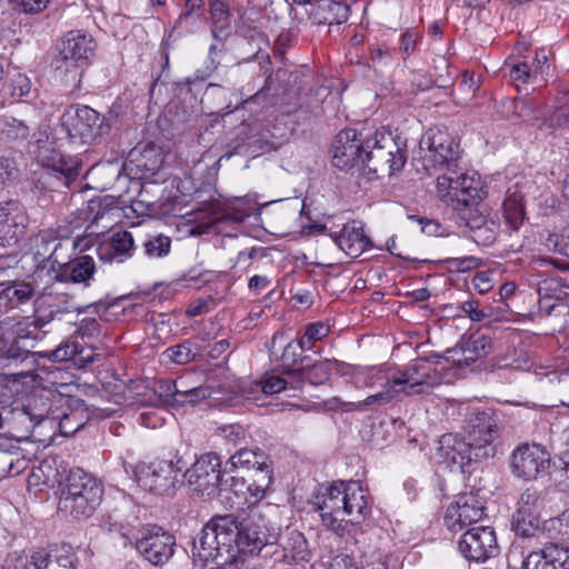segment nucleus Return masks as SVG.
<instances>
[{
    "label": "nucleus",
    "mask_w": 569,
    "mask_h": 569,
    "mask_svg": "<svg viewBox=\"0 0 569 569\" xmlns=\"http://www.w3.org/2000/svg\"><path fill=\"white\" fill-rule=\"evenodd\" d=\"M483 515L485 506L478 495L463 492L448 507L445 523L450 531L457 532L478 522Z\"/></svg>",
    "instance_id": "18"
},
{
    "label": "nucleus",
    "mask_w": 569,
    "mask_h": 569,
    "mask_svg": "<svg viewBox=\"0 0 569 569\" xmlns=\"http://www.w3.org/2000/svg\"><path fill=\"white\" fill-rule=\"evenodd\" d=\"M547 531L557 530L559 537H551L560 541H569V508L559 517L546 521Z\"/></svg>",
    "instance_id": "53"
},
{
    "label": "nucleus",
    "mask_w": 569,
    "mask_h": 569,
    "mask_svg": "<svg viewBox=\"0 0 569 569\" xmlns=\"http://www.w3.org/2000/svg\"><path fill=\"white\" fill-rule=\"evenodd\" d=\"M365 168L376 174L391 176L407 161V151L390 136L376 132L366 134Z\"/></svg>",
    "instance_id": "10"
},
{
    "label": "nucleus",
    "mask_w": 569,
    "mask_h": 569,
    "mask_svg": "<svg viewBox=\"0 0 569 569\" xmlns=\"http://www.w3.org/2000/svg\"><path fill=\"white\" fill-rule=\"evenodd\" d=\"M1 295L16 305L27 303L34 296V288L24 281H12L2 290Z\"/></svg>",
    "instance_id": "43"
},
{
    "label": "nucleus",
    "mask_w": 569,
    "mask_h": 569,
    "mask_svg": "<svg viewBox=\"0 0 569 569\" xmlns=\"http://www.w3.org/2000/svg\"><path fill=\"white\" fill-rule=\"evenodd\" d=\"M211 33L214 39H222L230 28V12L228 6L221 0H214L210 4Z\"/></svg>",
    "instance_id": "39"
},
{
    "label": "nucleus",
    "mask_w": 569,
    "mask_h": 569,
    "mask_svg": "<svg viewBox=\"0 0 569 569\" xmlns=\"http://www.w3.org/2000/svg\"><path fill=\"white\" fill-rule=\"evenodd\" d=\"M38 157L43 166L51 169L58 179H63L67 187L73 182L81 171V163L72 158L66 157L62 153L50 150L47 147H39Z\"/></svg>",
    "instance_id": "23"
},
{
    "label": "nucleus",
    "mask_w": 569,
    "mask_h": 569,
    "mask_svg": "<svg viewBox=\"0 0 569 569\" xmlns=\"http://www.w3.org/2000/svg\"><path fill=\"white\" fill-rule=\"evenodd\" d=\"M547 557L555 561L558 569H569V548L560 547L557 542H548Z\"/></svg>",
    "instance_id": "55"
},
{
    "label": "nucleus",
    "mask_w": 569,
    "mask_h": 569,
    "mask_svg": "<svg viewBox=\"0 0 569 569\" xmlns=\"http://www.w3.org/2000/svg\"><path fill=\"white\" fill-rule=\"evenodd\" d=\"M537 292L539 296V300H555L556 302H563L569 298V292H567L560 281L555 278L543 279L538 283Z\"/></svg>",
    "instance_id": "41"
},
{
    "label": "nucleus",
    "mask_w": 569,
    "mask_h": 569,
    "mask_svg": "<svg viewBox=\"0 0 569 569\" xmlns=\"http://www.w3.org/2000/svg\"><path fill=\"white\" fill-rule=\"evenodd\" d=\"M440 455L451 461L453 465H457L462 472H466V467L471 465L472 462H479L482 460H487L486 458H477L475 456L473 446L471 442L465 438H461L458 435H443L440 438Z\"/></svg>",
    "instance_id": "21"
},
{
    "label": "nucleus",
    "mask_w": 569,
    "mask_h": 569,
    "mask_svg": "<svg viewBox=\"0 0 569 569\" xmlns=\"http://www.w3.org/2000/svg\"><path fill=\"white\" fill-rule=\"evenodd\" d=\"M96 48L97 43L90 34L79 30L67 32L57 43L56 69L74 76L81 74L94 56Z\"/></svg>",
    "instance_id": "11"
},
{
    "label": "nucleus",
    "mask_w": 569,
    "mask_h": 569,
    "mask_svg": "<svg viewBox=\"0 0 569 569\" xmlns=\"http://www.w3.org/2000/svg\"><path fill=\"white\" fill-rule=\"evenodd\" d=\"M217 569H258L252 558L234 556L223 566H217Z\"/></svg>",
    "instance_id": "64"
},
{
    "label": "nucleus",
    "mask_w": 569,
    "mask_h": 569,
    "mask_svg": "<svg viewBox=\"0 0 569 569\" xmlns=\"http://www.w3.org/2000/svg\"><path fill=\"white\" fill-rule=\"evenodd\" d=\"M491 338L482 333L463 337L455 348L448 350L452 361L458 367H468L480 358L486 357L491 350Z\"/></svg>",
    "instance_id": "20"
},
{
    "label": "nucleus",
    "mask_w": 569,
    "mask_h": 569,
    "mask_svg": "<svg viewBox=\"0 0 569 569\" xmlns=\"http://www.w3.org/2000/svg\"><path fill=\"white\" fill-rule=\"evenodd\" d=\"M280 360L282 376L297 379L301 372L300 367H303L309 358L302 357L299 345L291 340L286 345Z\"/></svg>",
    "instance_id": "35"
},
{
    "label": "nucleus",
    "mask_w": 569,
    "mask_h": 569,
    "mask_svg": "<svg viewBox=\"0 0 569 569\" xmlns=\"http://www.w3.org/2000/svg\"><path fill=\"white\" fill-rule=\"evenodd\" d=\"M103 497V485L81 468L69 471L58 488V513L66 519L90 518Z\"/></svg>",
    "instance_id": "4"
},
{
    "label": "nucleus",
    "mask_w": 569,
    "mask_h": 569,
    "mask_svg": "<svg viewBox=\"0 0 569 569\" xmlns=\"http://www.w3.org/2000/svg\"><path fill=\"white\" fill-rule=\"evenodd\" d=\"M117 120L118 114L113 111L100 114L89 106L71 104L59 118L56 139L71 144H96L110 133Z\"/></svg>",
    "instance_id": "5"
},
{
    "label": "nucleus",
    "mask_w": 569,
    "mask_h": 569,
    "mask_svg": "<svg viewBox=\"0 0 569 569\" xmlns=\"http://www.w3.org/2000/svg\"><path fill=\"white\" fill-rule=\"evenodd\" d=\"M460 156V144L455 137L441 129H430L419 141L415 161L429 174L431 170L447 169V173L437 178L438 197L445 202L456 203L455 209L467 220L476 244L487 247L492 244L495 232L485 226L483 214L473 217L471 209L479 206L486 191L475 173L458 172Z\"/></svg>",
    "instance_id": "1"
},
{
    "label": "nucleus",
    "mask_w": 569,
    "mask_h": 569,
    "mask_svg": "<svg viewBox=\"0 0 569 569\" xmlns=\"http://www.w3.org/2000/svg\"><path fill=\"white\" fill-rule=\"evenodd\" d=\"M178 381L164 380L160 381L158 392L166 401L177 405V399L180 393Z\"/></svg>",
    "instance_id": "59"
},
{
    "label": "nucleus",
    "mask_w": 569,
    "mask_h": 569,
    "mask_svg": "<svg viewBox=\"0 0 569 569\" xmlns=\"http://www.w3.org/2000/svg\"><path fill=\"white\" fill-rule=\"evenodd\" d=\"M30 134V126L12 116H0V141L14 142L27 139Z\"/></svg>",
    "instance_id": "37"
},
{
    "label": "nucleus",
    "mask_w": 569,
    "mask_h": 569,
    "mask_svg": "<svg viewBox=\"0 0 569 569\" xmlns=\"http://www.w3.org/2000/svg\"><path fill=\"white\" fill-rule=\"evenodd\" d=\"M223 481H227V485L223 486L227 490L223 491V499L221 501L226 500L227 502H230L231 505H247L244 502L246 496V489H247V481L243 478L239 477H230L228 479H224Z\"/></svg>",
    "instance_id": "46"
},
{
    "label": "nucleus",
    "mask_w": 569,
    "mask_h": 569,
    "mask_svg": "<svg viewBox=\"0 0 569 569\" xmlns=\"http://www.w3.org/2000/svg\"><path fill=\"white\" fill-rule=\"evenodd\" d=\"M100 332L101 326L99 321L94 318L82 319L77 330V335L80 336L82 339L98 337Z\"/></svg>",
    "instance_id": "58"
},
{
    "label": "nucleus",
    "mask_w": 569,
    "mask_h": 569,
    "mask_svg": "<svg viewBox=\"0 0 569 569\" xmlns=\"http://www.w3.org/2000/svg\"><path fill=\"white\" fill-rule=\"evenodd\" d=\"M284 549L291 553L293 560L307 561L310 558L308 541L298 530L288 533Z\"/></svg>",
    "instance_id": "44"
},
{
    "label": "nucleus",
    "mask_w": 569,
    "mask_h": 569,
    "mask_svg": "<svg viewBox=\"0 0 569 569\" xmlns=\"http://www.w3.org/2000/svg\"><path fill=\"white\" fill-rule=\"evenodd\" d=\"M335 241L340 249H345V247L349 249H368L372 247L371 238L365 230V223L359 220L346 222Z\"/></svg>",
    "instance_id": "30"
},
{
    "label": "nucleus",
    "mask_w": 569,
    "mask_h": 569,
    "mask_svg": "<svg viewBox=\"0 0 569 569\" xmlns=\"http://www.w3.org/2000/svg\"><path fill=\"white\" fill-rule=\"evenodd\" d=\"M502 211L506 223L512 230H518L525 221L523 198L517 191L508 190V194L502 203Z\"/></svg>",
    "instance_id": "34"
},
{
    "label": "nucleus",
    "mask_w": 569,
    "mask_h": 569,
    "mask_svg": "<svg viewBox=\"0 0 569 569\" xmlns=\"http://www.w3.org/2000/svg\"><path fill=\"white\" fill-rule=\"evenodd\" d=\"M543 508L540 491L535 487H528L522 491L517 503L516 512L539 515Z\"/></svg>",
    "instance_id": "42"
},
{
    "label": "nucleus",
    "mask_w": 569,
    "mask_h": 569,
    "mask_svg": "<svg viewBox=\"0 0 569 569\" xmlns=\"http://www.w3.org/2000/svg\"><path fill=\"white\" fill-rule=\"evenodd\" d=\"M269 543V533L260 515L238 521L232 515L216 516L208 521L193 543V556L200 561L223 566L234 556L261 551Z\"/></svg>",
    "instance_id": "2"
},
{
    "label": "nucleus",
    "mask_w": 569,
    "mask_h": 569,
    "mask_svg": "<svg viewBox=\"0 0 569 569\" xmlns=\"http://www.w3.org/2000/svg\"><path fill=\"white\" fill-rule=\"evenodd\" d=\"M420 38L419 32L409 29L401 33L399 50L405 59L415 52Z\"/></svg>",
    "instance_id": "57"
},
{
    "label": "nucleus",
    "mask_w": 569,
    "mask_h": 569,
    "mask_svg": "<svg viewBox=\"0 0 569 569\" xmlns=\"http://www.w3.org/2000/svg\"><path fill=\"white\" fill-rule=\"evenodd\" d=\"M345 492L346 482H335L323 488L312 501L313 509L319 512L322 523L341 537L350 533V525L346 522Z\"/></svg>",
    "instance_id": "13"
},
{
    "label": "nucleus",
    "mask_w": 569,
    "mask_h": 569,
    "mask_svg": "<svg viewBox=\"0 0 569 569\" xmlns=\"http://www.w3.org/2000/svg\"><path fill=\"white\" fill-rule=\"evenodd\" d=\"M176 538L157 525L143 526L136 538V549L153 566H162L173 556Z\"/></svg>",
    "instance_id": "14"
},
{
    "label": "nucleus",
    "mask_w": 569,
    "mask_h": 569,
    "mask_svg": "<svg viewBox=\"0 0 569 569\" xmlns=\"http://www.w3.org/2000/svg\"><path fill=\"white\" fill-rule=\"evenodd\" d=\"M458 309L472 322H482L492 318L498 319L495 317L493 308L491 306H481L479 300L470 299L463 301L458 306Z\"/></svg>",
    "instance_id": "45"
},
{
    "label": "nucleus",
    "mask_w": 569,
    "mask_h": 569,
    "mask_svg": "<svg viewBox=\"0 0 569 569\" xmlns=\"http://www.w3.org/2000/svg\"><path fill=\"white\" fill-rule=\"evenodd\" d=\"M27 216L16 201L0 204V247H12L18 243L26 230Z\"/></svg>",
    "instance_id": "19"
},
{
    "label": "nucleus",
    "mask_w": 569,
    "mask_h": 569,
    "mask_svg": "<svg viewBox=\"0 0 569 569\" xmlns=\"http://www.w3.org/2000/svg\"><path fill=\"white\" fill-rule=\"evenodd\" d=\"M61 313V310L57 308H52L51 305L47 303L46 299H37L34 301V318L33 321L40 327L42 330L46 326L52 322L58 315Z\"/></svg>",
    "instance_id": "49"
},
{
    "label": "nucleus",
    "mask_w": 569,
    "mask_h": 569,
    "mask_svg": "<svg viewBox=\"0 0 569 569\" xmlns=\"http://www.w3.org/2000/svg\"><path fill=\"white\" fill-rule=\"evenodd\" d=\"M232 467H241L252 470L254 475L264 469H271L268 462V456L260 449L242 448L232 455L229 459Z\"/></svg>",
    "instance_id": "33"
},
{
    "label": "nucleus",
    "mask_w": 569,
    "mask_h": 569,
    "mask_svg": "<svg viewBox=\"0 0 569 569\" xmlns=\"http://www.w3.org/2000/svg\"><path fill=\"white\" fill-rule=\"evenodd\" d=\"M80 227V223L73 227L71 232L66 227H59L57 231L44 230L34 238V246L49 247L53 243L52 249H60L63 247V241L71 240L73 249H132L133 236L130 231L118 230L112 232H87L83 236H72L74 230Z\"/></svg>",
    "instance_id": "7"
},
{
    "label": "nucleus",
    "mask_w": 569,
    "mask_h": 569,
    "mask_svg": "<svg viewBox=\"0 0 569 569\" xmlns=\"http://www.w3.org/2000/svg\"><path fill=\"white\" fill-rule=\"evenodd\" d=\"M50 413V398L42 392H34L27 398V401L21 409L13 411V418L21 423H24L28 420L29 425L26 426V429L31 430L43 420L49 419Z\"/></svg>",
    "instance_id": "25"
},
{
    "label": "nucleus",
    "mask_w": 569,
    "mask_h": 569,
    "mask_svg": "<svg viewBox=\"0 0 569 569\" xmlns=\"http://www.w3.org/2000/svg\"><path fill=\"white\" fill-rule=\"evenodd\" d=\"M207 397V390L201 387L191 388L188 390H180V393L177 399L178 406H183L186 403H196L197 401L204 399Z\"/></svg>",
    "instance_id": "60"
},
{
    "label": "nucleus",
    "mask_w": 569,
    "mask_h": 569,
    "mask_svg": "<svg viewBox=\"0 0 569 569\" xmlns=\"http://www.w3.org/2000/svg\"><path fill=\"white\" fill-rule=\"evenodd\" d=\"M60 429L63 433H72L79 430L83 426V421L78 419V412L71 411L70 413H63L62 417L59 418Z\"/></svg>",
    "instance_id": "61"
},
{
    "label": "nucleus",
    "mask_w": 569,
    "mask_h": 569,
    "mask_svg": "<svg viewBox=\"0 0 569 569\" xmlns=\"http://www.w3.org/2000/svg\"><path fill=\"white\" fill-rule=\"evenodd\" d=\"M121 210L112 198L92 199L79 210L78 219L90 221L92 224L103 221L102 227L107 228L119 221Z\"/></svg>",
    "instance_id": "24"
},
{
    "label": "nucleus",
    "mask_w": 569,
    "mask_h": 569,
    "mask_svg": "<svg viewBox=\"0 0 569 569\" xmlns=\"http://www.w3.org/2000/svg\"><path fill=\"white\" fill-rule=\"evenodd\" d=\"M458 548L466 559L476 562H483L499 552L496 532L489 526L468 529L459 539Z\"/></svg>",
    "instance_id": "17"
},
{
    "label": "nucleus",
    "mask_w": 569,
    "mask_h": 569,
    "mask_svg": "<svg viewBox=\"0 0 569 569\" xmlns=\"http://www.w3.org/2000/svg\"><path fill=\"white\" fill-rule=\"evenodd\" d=\"M475 289L480 293L485 295L493 287V279L491 271H479L472 279Z\"/></svg>",
    "instance_id": "63"
},
{
    "label": "nucleus",
    "mask_w": 569,
    "mask_h": 569,
    "mask_svg": "<svg viewBox=\"0 0 569 569\" xmlns=\"http://www.w3.org/2000/svg\"><path fill=\"white\" fill-rule=\"evenodd\" d=\"M76 555L70 547L37 549L30 556L34 569H76Z\"/></svg>",
    "instance_id": "26"
},
{
    "label": "nucleus",
    "mask_w": 569,
    "mask_h": 569,
    "mask_svg": "<svg viewBox=\"0 0 569 569\" xmlns=\"http://www.w3.org/2000/svg\"><path fill=\"white\" fill-rule=\"evenodd\" d=\"M569 101V93L563 92V96L559 98V106L548 117L547 123L550 128H562L569 124V111L562 110V107Z\"/></svg>",
    "instance_id": "54"
},
{
    "label": "nucleus",
    "mask_w": 569,
    "mask_h": 569,
    "mask_svg": "<svg viewBox=\"0 0 569 569\" xmlns=\"http://www.w3.org/2000/svg\"><path fill=\"white\" fill-rule=\"evenodd\" d=\"M96 272V264L91 257L83 256L67 263L63 276L74 283L88 284Z\"/></svg>",
    "instance_id": "38"
},
{
    "label": "nucleus",
    "mask_w": 569,
    "mask_h": 569,
    "mask_svg": "<svg viewBox=\"0 0 569 569\" xmlns=\"http://www.w3.org/2000/svg\"><path fill=\"white\" fill-rule=\"evenodd\" d=\"M338 368L337 360L322 359L315 362L309 361L300 367V373L297 380H300V387L305 380H308L311 385H322L327 382L331 376V372Z\"/></svg>",
    "instance_id": "32"
},
{
    "label": "nucleus",
    "mask_w": 569,
    "mask_h": 569,
    "mask_svg": "<svg viewBox=\"0 0 569 569\" xmlns=\"http://www.w3.org/2000/svg\"><path fill=\"white\" fill-rule=\"evenodd\" d=\"M257 211L256 203L246 200L237 199L226 207V210L212 220L216 223L217 231L223 232V224L229 221L239 226L247 218L251 217Z\"/></svg>",
    "instance_id": "31"
},
{
    "label": "nucleus",
    "mask_w": 569,
    "mask_h": 569,
    "mask_svg": "<svg viewBox=\"0 0 569 569\" xmlns=\"http://www.w3.org/2000/svg\"><path fill=\"white\" fill-rule=\"evenodd\" d=\"M48 331L42 330L33 320L18 321L7 317L0 321V355L14 362L23 361L32 355L18 347L34 348L37 342L42 341Z\"/></svg>",
    "instance_id": "9"
},
{
    "label": "nucleus",
    "mask_w": 569,
    "mask_h": 569,
    "mask_svg": "<svg viewBox=\"0 0 569 569\" xmlns=\"http://www.w3.org/2000/svg\"><path fill=\"white\" fill-rule=\"evenodd\" d=\"M46 356L54 362L71 361L77 368L83 369L94 362L99 355L90 347L68 340Z\"/></svg>",
    "instance_id": "27"
},
{
    "label": "nucleus",
    "mask_w": 569,
    "mask_h": 569,
    "mask_svg": "<svg viewBox=\"0 0 569 569\" xmlns=\"http://www.w3.org/2000/svg\"><path fill=\"white\" fill-rule=\"evenodd\" d=\"M345 509H346V522L350 525V532L355 528V525L360 523L365 520L367 515L370 513L371 507L369 502V496L367 489H365L359 481L346 482Z\"/></svg>",
    "instance_id": "22"
},
{
    "label": "nucleus",
    "mask_w": 569,
    "mask_h": 569,
    "mask_svg": "<svg viewBox=\"0 0 569 569\" xmlns=\"http://www.w3.org/2000/svg\"><path fill=\"white\" fill-rule=\"evenodd\" d=\"M18 452L0 449V478L18 475L22 470Z\"/></svg>",
    "instance_id": "52"
},
{
    "label": "nucleus",
    "mask_w": 569,
    "mask_h": 569,
    "mask_svg": "<svg viewBox=\"0 0 569 569\" xmlns=\"http://www.w3.org/2000/svg\"><path fill=\"white\" fill-rule=\"evenodd\" d=\"M254 388L262 395L271 396L287 389H299L300 380L289 378L287 376L282 377L271 372L263 375L261 379L256 382Z\"/></svg>",
    "instance_id": "36"
},
{
    "label": "nucleus",
    "mask_w": 569,
    "mask_h": 569,
    "mask_svg": "<svg viewBox=\"0 0 569 569\" xmlns=\"http://www.w3.org/2000/svg\"><path fill=\"white\" fill-rule=\"evenodd\" d=\"M349 7L331 0H318L308 11L316 24H341L349 18Z\"/></svg>",
    "instance_id": "28"
},
{
    "label": "nucleus",
    "mask_w": 569,
    "mask_h": 569,
    "mask_svg": "<svg viewBox=\"0 0 569 569\" xmlns=\"http://www.w3.org/2000/svg\"><path fill=\"white\" fill-rule=\"evenodd\" d=\"M133 160L139 169L154 174L163 163V156L156 148L151 147L144 148Z\"/></svg>",
    "instance_id": "47"
},
{
    "label": "nucleus",
    "mask_w": 569,
    "mask_h": 569,
    "mask_svg": "<svg viewBox=\"0 0 569 569\" xmlns=\"http://www.w3.org/2000/svg\"><path fill=\"white\" fill-rule=\"evenodd\" d=\"M511 527L518 537L523 539H536L540 545L550 542L551 536L546 533V522L541 527L539 515L516 512L512 515Z\"/></svg>",
    "instance_id": "29"
},
{
    "label": "nucleus",
    "mask_w": 569,
    "mask_h": 569,
    "mask_svg": "<svg viewBox=\"0 0 569 569\" xmlns=\"http://www.w3.org/2000/svg\"><path fill=\"white\" fill-rule=\"evenodd\" d=\"M440 381L433 363L426 359H415L402 370L378 369L365 379L369 388L381 387V390L367 397L357 408L371 405H387L403 396L425 392Z\"/></svg>",
    "instance_id": "3"
},
{
    "label": "nucleus",
    "mask_w": 569,
    "mask_h": 569,
    "mask_svg": "<svg viewBox=\"0 0 569 569\" xmlns=\"http://www.w3.org/2000/svg\"><path fill=\"white\" fill-rule=\"evenodd\" d=\"M181 459H158L151 462L130 463L123 461L124 472L143 490L151 493L171 497L179 488V476L182 471Z\"/></svg>",
    "instance_id": "6"
},
{
    "label": "nucleus",
    "mask_w": 569,
    "mask_h": 569,
    "mask_svg": "<svg viewBox=\"0 0 569 569\" xmlns=\"http://www.w3.org/2000/svg\"><path fill=\"white\" fill-rule=\"evenodd\" d=\"M465 429L477 458L489 459L496 456V440L501 428L498 417L491 410H472L468 415Z\"/></svg>",
    "instance_id": "12"
},
{
    "label": "nucleus",
    "mask_w": 569,
    "mask_h": 569,
    "mask_svg": "<svg viewBox=\"0 0 569 569\" xmlns=\"http://www.w3.org/2000/svg\"><path fill=\"white\" fill-rule=\"evenodd\" d=\"M550 466V455L540 445L522 443L510 456V469L513 476L526 481L537 479Z\"/></svg>",
    "instance_id": "15"
},
{
    "label": "nucleus",
    "mask_w": 569,
    "mask_h": 569,
    "mask_svg": "<svg viewBox=\"0 0 569 569\" xmlns=\"http://www.w3.org/2000/svg\"><path fill=\"white\" fill-rule=\"evenodd\" d=\"M366 134L355 129L341 130L332 144V164L348 171L356 166L365 167Z\"/></svg>",
    "instance_id": "16"
},
{
    "label": "nucleus",
    "mask_w": 569,
    "mask_h": 569,
    "mask_svg": "<svg viewBox=\"0 0 569 569\" xmlns=\"http://www.w3.org/2000/svg\"><path fill=\"white\" fill-rule=\"evenodd\" d=\"M168 357L178 365H184L192 361L197 355L193 343L189 340L172 346L166 350Z\"/></svg>",
    "instance_id": "50"
},
{
    "label": "nucleus",
    "mask_w": 569,
    "mask_h": 569,
    "mask_svg": "<svg viewBox=\"0 0 569 569\" xmlns=\"http://www.w3.org/2000/svg\"><path fill=\"white\" fill-rule=\"evenodd\" d=\"M187 486L193 496L202 500L221 497L227 489L223 487L221 459L216 452L201 455L183 473Z\"/></svg>",
    "instance_id": "8"
},
{
    "label": "nucleus",
    "mask_w": 569,
    "mask_h": 569,
    "mask_svg": "<svg viewBox=\"0 0 569 569\" xmlns=\"http://www.w3.org/2000/svg\"><path fill=\"white\" fill-rule=\"evenodd\" d=\"M51 0H10L24 13H37L47 8Z\"/></svg>",
    "instance_id": "62"
},
{
    "label": "nucleus",
    "mask_w": 569,
    "mask_h": 569,
    "mask_svg": "<svg viewBox=\"0 0 569 569\" xmlns=\"http://www.w3.org/2000/svg\"><path fill=\"white\" fill-rule=\"evenodd\" d=\"M32 83L30 79L22 73H16L10 80L11 96L13 98H22L30 93Z\"/></svg>",
    "instance_id": "56"
},
{
    "label": "nucleus",
    "mask_w": 569,
    "mask_h": 569,
    "mask_svg": "<svg viewBox=\"0 0 569 569\" xmlns=\"http://www.w3.org/2000/svg\"><path fill=\"white\" fill-rule=\"evenodd\" d=\"M272 481L271 469H264L253 475L251 482L247 483L244 502L254 505L260 501Z\"/></svg>",
    "instance_id": "40"
},
{
    "label": "nucleus",
    "mask_w": 569,
    "mask_h": 569,
    "mask_svg": "<svg viewBox=\"0 0 569 569\" xmlns=\"http://www.w3.org/2000/svg\"><path fill=\"white\" fill-rule=\"evenodd\" d=\"M450 272H468L481 266V260L473 256L449 258L441 261Z\"/></svg>",
    "instance_id": "51"
},
{
    "label": "nucleus",
    "mask_w": 569,
    "mask_h": 569,
    "mask_svg": "<svg viewBox=\"0 0 569 569\" xmlns=\"http://www.w3.org/2000/svg\"><path fill=\"white\" fill-rule=\"evenodd\" d=\"M548 542L539 550H533L522 561V569H558L555 561L547 557Z\"/></svg>",
    "instance_id": "48"
}]
</instances>
